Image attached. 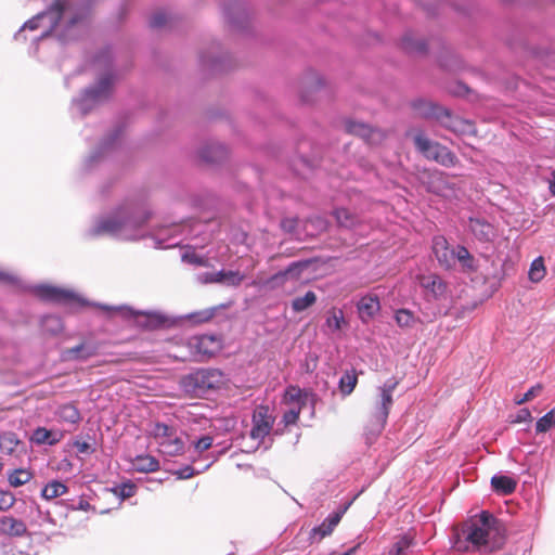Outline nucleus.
<instances>
[{
    "label": "nucleus",
    "instance_id": "obj_14",
    "mask_svg": "<svg viewBox=\"0 0 555 555\" xmlns=\"http://www.w3.org/2000/svg\"><path fill=\"white\" fill-rule=\"evenodd\" d=\"M98 353V346L95 344L82 341L78 346L68 348L64 351L63 356L66 360H88Z\"/></svg>",
    "mask_w": 555,
    "mask_h": 555
},
{
    "label": "nucleus",
    "instance_id": "obj_43",
    "mask_svg": "<svg viewBox=\"0 0 555 555\" xmlns=\"http://www.w3.org/2000/svg\"><path fill=\"white\" fill-rule=\"evenodd\" d=\"M542 386L540 384L532 386L521 398L516 399L517 404H522L540 395Z\"/></svg>",
    "mask_w": 555,
    "mask_h": 555
},
{
    "label": "nucleus",
    "instance_id": "obj_44",
    "mask_svg": "<svg viewBox=\"0 0 555 555\" xmlns=\"http://www.w3.org/2000/svg\"><path fill=\"white\" fill-rule=\"evenodd\" d=\"M169 16L165 12H156L150 21L153 28H160L167 24Z\"/></svg>",
    "mask_w": 555,
    "mask_h": 555
},
{
    "label": "nucleus",
    "instance_id": "obj_11",
    "mask_svg": "<svg viewBox=\"0 0 555 555\" xmlns=\"http://www.w3.org/2000/svg\"><path fill=\"white\" fill-rule=\"evenodd\" d=\"M434 254L441 267L450 269L456 261V248H451L443 236H436L433 241Z\"/></svg>",
    "mask_w": 555,
    "mask_h": 555
},
{
    "label": "nucleus",
    "instance_id": "obj_10",
    "mask_svg": "<svg viewBox=\"0 0 555 555\" xmlns=\"http://www.w3.org/2000/svg\"><path fill=\"white\" fill-rule=\"evenodd\" d=\"M35 293L39 298L56 304H69L77 299L73 292L50 285H39Z\"/></svg>",
    "mask_w": 555,
    "mask_h": 555
},
{
    "label": "nucleus",
    "instance_id": "obj_29",
    "mask_svg": "<svg viewBox=\"0 0 555 555\" xmlns=\"http://www.w3.org/2000/svg\"><path fill=\"white\" fill-rule=\"evenodd\" d=\"M358 383V375L356 370L347 371L339 379V389L343 395H350Z\"/></svg>",
    "mask_w": 555,
    "mask_h": 555
},
{
    "label": "nucleus",
    "instance_id": "obj_45",
    "mask_svg": "<svg viewBox=\"0 0 555 555\" xmlns=\"http://www.w3.org/2000/svg\"><path fill=\"white\" fill-rule=\"evenodd\" d=\"M212 442H214V439L211 436H203L202 438H199L197 441L194 442V449L198 453H202V452L210 449L212 446Z\"/></svg>",
    "mask_w": 555,
    "mask_h": 555
},
{
    "label": "nucleus",
    "instance_id": "obj_52",
    "mask_svg": "<svg viewBox=\"0 0 555 555\" xmlns=\"http://www.w3.org/2000/svg\"><path fill=\"white\" fill-rule=\"evenodd\" d=\"M408 546L405 541H399L395 543L392 550L389 552V555H402L403 550Z\"/></svg>",
    "mask_w": 555,
    "mask_h": 555
},
{
    "label": "nucleus",
    "instance_id": "obj_30",
    "mask_svg": "<svg viewBox=\"0 0 555 555\" xmlns=\"http://www.w3.org/2000/svg\"><path fill=\"white\" fill-rule=\"evenodd\" d=\"M334 216L338 224L345 228H353L359 223L358 217L346 208L336 209Z\"/></svg>",
    "mask_w": 555,
    "mask_h": 555
},
{
    "label": "nucleus",
    "instance_id": "obj_56",
    "mask_svg": "<svg viewBox=\"0 0 555 555\" xmlns=\"http://www.w3.org/2000/svg\"><path fill=\"white\" fill-rule=\"evenodd\" d=\"M359 545H356L353 547H350L348 551L344 552V553H338V552H334L332 553L331 555H353L357 551Z\"/></svg>",
    "mask_w": 555,
    "mask_h": 555
},
{
    "label": "nucleus",
    "instance_id": "obj_58",
    "mask_svg": "<svg viewBox=\"0 0 555 555\" xmlns=\"http://www.w3.org/2000/svg\"><path fill=\"white\" fill-rule=\"evenodd\" d=\"M121 311H125V314H133V312L129 308H120Z\"/></svg>",
    "mask_w": 555,
    "mask_h": 555
},
{
    "label": "nucleus",
    "instance_id": "obj_13",
    "mask_svg": "<svg viewBox=\"0 0 555 555\" xmlns=\"http://www.w3.org/2000/svg\"><path fill=\"white\" fill-rule=\"evenodd\" d=\"M65 10V4L62 1H56L53 3L49 11L38 14L37 16L33 17L31 20L27 21L23 29H30L35 30L39 26V21L44 17H49L51 23L53 25H56L60 20L62 18V15Z\"/></svg>",
    "mask_w": 555,
    "mask_h": 555
},
{
    "label": "nucleus",
    "instance_id": "obj_55",
    "mask_svg": "<svg viewBox=\"0 0 555 555\" xmlns=\"http://www.w3.org/2000/svg\"><path fill=\"white\" fill-rule=\"evenodd\" d=\"M548 190L555 196V170L551 173Z\"/></svg>",
    "mask_w": 555,
    "mask_h": 555
},
{
    "label": "nucleus",
    "instance_id": "obj_8",
    "mask_svg": "<svg viewBox=\"0 0 555 555\" xmlns=\"http://www.w3.org/2000/svg\"><path fill=\"white\" fill-rule=\"evenodd\" d=\"M250 438L262 441L271 433L275 417L268 405H258L253 413Z\"/></svg>",
    "mask_w": 555,
    "mask_h": 555
},
{
    "label": "nucleus",
    "instance_id": "obj_22",
    "mask_svg": "<svg viewBox=\"0 0 555 555\" xmlns=\"http://www.w3.org/2000/svg\"><path fill=\"white\" fill-rule=\"evenodd\" d=\"M111 86L112 77L109 75H106L99 81V85L95 88L88 90L86 92V95L90 100L99 101L108 95Z\"/></svg>",
    "mask_w": 555,
    "mask_h": 555
},
{
    "label": "nucleus",
    "instance_id": "obj_48",
    "mask_svg": "<svg viewBox=\"0 0 555 555\" xmlns=\"http://www.w3.org/2000/svg\"><path fill=\"white\" fill-rule=\"evenodd\" d=\"M298 225V218H284L281 227L285 232L293 233Z\"/></svg>",
    "mask_w": 555,
    "mask_h": 555
},
{
    "label": "nucleus",
    "instance_id": "obj_9",
    "mask_svg": "<svg viewBox=\"0 0 555 555\" xmlns=\"http://www.w3.org/2000/svg\"><path fill=\"white\" fill-rule=\"evenodd\" d=\"M345 127L348 133L362 138L371 145H378L387 138L386 131L372 128L364 122L348 120L346 121Z\"/></svg>",
    "mask_w": 555,
    "mask_h": 555
},
{
    "label": "nucleus",
    "instance_id": "obj_51",
    "mask_svg": "<svg viewBox=\"0 0 555 555\" xmlns=\"http://www.w3.org/2000/svg\"><path fill=\"white\" fill-rule=\"evenodd\" d=\"M179 479H189L195 475V470L192 466H185L184 468L176 472Z\"/></svg>",
    "mask_w": 555,
    "mask_h": 555
},
{
    "label": "nucleus",
    "instance_id": "obj_37",
    "mask_svg": "<svg viewBox=\"0 0 555 555\" xmlns=\"http://www.w3.org/2000/svg\"><path fill=\"white\" fill-rule=\"evenodd\" d=\"M345 323L343 311L332 310L326 318V325L333 331H339Z\"/></svg>",
    "mask_w": 555,
    "mask_h": 555
},
{
    "label": "nucleus",
    "instance_id": "obj_16",
    "mask_svg": "<svg viewBox=\"0 0 555 555\" xmlns=\"http://www.w3.org/2000/svg\"><path fill=\"white\" fill-rule=\"evenodd\" d=\"M468 227L479 241L488 242L495 235L493 225L481 218H469Z\"/></svg>",
    "mask_w": 555,
    "mask_h": 555
},
{
    "label": "nucleus",
    "instance_id": "obj_36",
    "mask_svg": "<svg viewBox=\"0 0 555 555\" xmlns=\"http://www.w3.org/2000/svg\"><path fill=\"white\" fill-rule=\"evenodd\" d=\"M553 426H555V408L537 422L535 429L537 433H546Z\"/></svg>",
    "mask_w": 555,
    "mask_h": 555
},
{
    "label": "nucleus",
    "instance_id": "obj_31",
    "mask_svg": "<svg viewBox=\"0 0 555 555\" xmlns=\"http://www.w3.org/2000/svg\"><path fill=\"white\" fill-rule=\"evenodd\" d=\"M456 260L461 263L462 268L466 271H475V259L464 246H456Z\"/></svg>",
    "mask_w": 555,
    "mask_h": 555
},
{
    "label": "nucleus",
    "instance_id": "obj_26",
    "mask_svg": "<svg viewBox=\"0 0 555 555\" xmlns=\"http://www.w3.org/2000/svg\"><path fill=\"white\" fill-rule=\"evenodd\" d=\"M57 415L61 421L70 424H78L81 421V414L79 410L70 403L61 405L59 408Z\"/></svg>",
    "mask_w": 555,
    "mask_h": 555
},
{
    "label": "nucleus",
    "instance_id": "obj_50",
    "mask_svg": "<svg viewBox=\"0 0 555 555\" xmlns=\"http://www.w3.org/2000/svg\"><path fill=\"white\" fill-rule=\"evenodd\" d=\"M403 47L408 51H420V52L425 51V43L420 42V43L413 44L408 38L403 39Z\"/></svg>",
    "mask_w": 555,
    "mask_h": 555
},
{
    "label": "nucleus",
    "instance_id": "obj_4",
    "mask_svg": "<svg viewBox=\"0 0 555 555\" xmlns=\"http://www.w3.org/2000/svg\"><path fill=\"white\" fill-rule=\"evenodd\" d=\"M416 150L427 159L434 160L444 167H453L459 163L456 155L439 142L431 141L423 131L413 134Z\"/></svg>",
    "mask_w": 555,
    "mask_h": 555
},
{
    "label": "nucleus",
    "instance_id": "obj_27",
    "mask_svg": "<svg viewBox=\"0 0 555 555\" xmlns=\"http://www.w3.org/2000/svg\"><path fill=\"white\" fill-rule=\"evenodd\" d=\"M227 155L225 149L220 144L206 146L201 152V157L207 163H217Z\"/></svg>",
    "mask_w": 555,
    "mask_h": 555
},
{
    "label": "nucleus",
    "instance_id": "obj_18",
    "mask_svg": "<svg viewBox=\"0 0 555 555\" xmlns=\"http://www.w3.org/2000/svg\"><path fill=\"white\" fill-rule=\"evenodd\" d=\"M27 532L25 522L12 516L0 518V533L9 537H22Z\"/></svg>",
    "mask_w": 555,
    "mask_h": 555
},
{
    "label": "nucleus",
    "instance_id": "obj_15",
    "mask_svg": "<svg viewBox=\"0 0 555 555\" xmlns=\"http://www.w3.org/2000/svg\"><path fill=\"white\" fill-rule=\"evenodd\" d=\"M380 309V302L377 296L367 295L358 302V311L361 320L365 323L371 321Z\"/></svg>",
    "mask_w": 555,
    "mask_h": 555
},
{
    "label": "nucleus",
    "instance_id": "obj_1",
    "mask_svg": "<svg viewBox=\"0 0 555 555\" xmlns=\"http://www.w3.org/2000/svg\"><path fill=\"white\" fill-rule=\"evenodd\" d=\"M500 521L488 511L470 517L453 531V548L457 552H477L488 546L489 534L499 530Z\"/></svg>",
    "mask_w": 555,
    "mask_h": 555
},
{
    "label": "nucleus",
    "instance_id": "obj_6",
    "mask_svg": "<svg viewBox=\"0 0 555 555\" xmlns=\"http://www.w3.org/2000/svg\"><path fill=\"white\" fill-rule=\"evenodd\" d=\"M158 451L167 456H179L184 453V441L177 435V429L164 423H156L151 431Z\"/></svg>",
    "mask_w": 555,
    "mask_h": 555
},
{
    "label": "nucleus",
    "instance_id": "obj_23",
    "mask_svg": "<svg viewBox=\"0 0 555 555\" xmlns=\"http://www.w3.org/2000/svg\"><path fill=\"white\" fill-rule=\"evenodd\" d=\"M21 446V440L15 433L4 431L0 434V450L5 454H13Z\"/></svg>",
    "mask_w": 555,
    "mask_h": 555
},
{
    "label": "nucleus",
    "instance_id": "obj_5",
    "mask_svg": "<svg viewBox=\"0 0 555 555\" xmlns=\"http://www.w3.org/2000/svg\"><path fill=\"white\" fill-rule=\"evenodd\" d=\"M149 219V216L137 217L129 208H120L112 216L101 219L94 234H116L126 227L138 228Z\"/></svg>",
    "mask_w": 555,
    "mask_h": 555
},
{
    "label": "nucleus",
    "instance_id": "obj_57",
    "mask_svg": "<svg viewBox=\"0 0 555 555\" xmlns=\"http://www.w3.org/2000/svg\"><path fill=\"white\" fill-rule=\"evenodd\" d=\"M359 545H356L353 547H350L348 551L344 552V553H338V552H334L332 553L331 555H353L357 551Z\"/></svg>",
    "mask_w": 555,
    "mask_h": 555
},
{
    "label": "nucleus",
    "instance_id": "obj_3",
    "mask_svg": "<svg viewBox=\"0 0 555 555\" xmlns=\"http://www.w3.org/2000/svg\"><path fill=\"white\" fill-rule=\"evenodd\" d=\"M398 382H391L380 387V398L375 402L366 421V429L369 434L378 436L387 423L390 408L392 405V392Z\"/></svg>",
    "mask_w": 555,
    "mask_h": 555
},
{
    "label": "nucleus",
    "instance_id": "obj_46",
    "mask_svg": "<svg viewBox=\"0 0 555 555\" xmlns=\"http://www.w3.org/2000/svg\"><path fill=\"white\" fill-rule=\"evenodd\" d=\"M300 411H301L300 406H297V408L286 411L283 415V422L285 423V425L295 424L299 418Z\"/></svg>",
    "mask_w": 555,
    "mask_h": 555
},
{
    "label": "nucleus",
    "instance_id": "obj_39",
    "mask_svg": "<svg viewBox=\"0 0 555 555\" xmlns=\"http://www.w3.org/2000/svg\"><path fill=\"white\" fill-rule=\"evenodd\" d=\"M396 322L400 327H411L414 324V315L406 309H400L396 312Z\"/></svg>",
    "mask_w": 555,
    "mask_h": 555
},
{
    "label": "nucleus",
    "instance_id": "obj_34",
    "mask_svg": "<svg viewBox=\"0 0 555 555\" xmlns=\"http://www.w3.org/2000/svg\"><path fill=\"white\" fill-rule=\"evenodd\" d=\"M545 276V267L542 257L534 259L529 270L530 281L538 283Z\"/></svg>",
    "mask_w": 555,
    "mask_h": 555
},
{
    "label": "nucleus",
    "instance_id": "obj_59",
    "mask_svg": "<svg viewBox=\"0 0 555 555\" xmlns=\"http://www.w3.org/2000/svg\"><path fill=\"white\" fill-rule=\"evenodd\" d=\"M406 135H408V137L412 135V131H408V132H406Z\"/></svg>",
    "mask_w": 555,
    "mask_h": 555
},
{
    "label": "nucleus",
    "instance_id": "obj_32",
    "mask_svg": "<svg viewBox=\"0 0 555 555\" xmlns=\"http://www.w3.org/2000/svg\"><path fill=\"white\" fill-rule=\"evenodd\" d=\"M317 301V295L314 292L309 291L302 297H296L292 302V308L295 312H301L307 308L314 305Z\"/></svg>",
    "mask_w": 555,
    "mask_h": 555
},
{
    "label": "nucleus",
    "instance_id": "obj_47",
    "mask_svg": "<svg viewBox=\"0 0 555 555\" xmlns=\"http://www.w3.org/2000/svg\"><path fill=\"white\" fill-rule=\"evenodd\" d=\"M286 276H287V272H280L273 276H271L267 282L266 284L273 288L275 286H280V285H283L285 280H286Z\"/></svg>",
    "mask_w": 555,
    "mask_h": 555
},
{
    "label": "nucleus",
    "instance_id": "obj_24",
    "mask_svg": "<svg viewBox=\"0 0 555 555\" xmlns=\"http://www.w3.org/2000/svg\"><path fill=\"white\" fill-rule=\"evenodd\" d=\"M137 470L142 473H153L159 469V462L152 455H139L134 460Z\"/></svg>",
    "mask_w": 555,
    "mask_h": 555
},
{
    "label": "nucleus",
    "instance_id": "obj_21",
    "mask_svg": "<svg viewBox=\"0 0 555 555\" xmlns=\"http://www.w3.org/2000/svg\"><path fill=\"white\" fill-rule=\"evenodd\" d=\"M341 519L340 513L330 515L324 521L312 529V535H319L320 540L330 535Z\"/></svg>",
    "mask_w": 555,
    "mask_h": 555
},
{
    "label": "nucleus",
    "instance_id": "obj_40",
    "mask_svg": "<svg viewBox=\"0 0 555 555\" xmlns=\"http://www.w3.org/2000/svg\"><path fill=\"white\" fill-rule=\"evenodd\" d=\"M138 324L152 328L158 323V318L151 313H137L135 314Z\"/></svg>",
    "mask_w": 555,
    "mask_h": 555
},
{
    "label": "nucleus",
    "instance_id": "obj_25",
    "mask_svg": "<svg viewBox=\"0 0 555 555\" xmlns=\"http://www.w3.org/2000/svg\"><path fill=\"white\" fill-rule=\"evenodd\" d=\"M310 396H312V393H310L306 390H302L297 386H289V387H287V389L285 391L284 398H285V401L292 402V403H297L298 406L301 408L304 404H306V402Z\"/></svg>",
    "mask_w": 555,
    "mask_h": 555
},
{
    "label": "nucleus",
    "instance_id": "obj_28",
    "mask_svg": "<svg viewBox=\"0 0 555 555\" xmlns=\"http://www.w3.org/2000/svg\"><path fill=\"white\" fill-rule=\"evenodd\" d=\"M67 491L68 488L66 485L61 481L53 480L46 485V487L42 489L41 495L46 500H52L65 494Z\"/></svg>",
    "mask_w": 555,
    "mask_h": 555
},
{
    "label": "nucleus",
    "instance_id": "obj_7",
    "mask_svg": "<svg viewBox=\"0 0 555 555\" xmlns=\"http://www.w3.org/2000/svg\"><path fill=\"white\" fill-rule=\"evenodd\" d=\"M224 382L223 373L217 369H202L190 374L185 379V386L199 396L208 390L219 388Z\"/></svg>",
    "mask_w": 555,
    "mask_h": 555
},
{
    "label": "nucleus",
    "instance_id": "obj_20",
    "mask_svg": "<svg viewBox=\"0 0 555 555\" xmlns=\"http://www.w3.org/2000/svg\"><path fill=\"white\" fill-rule=\"evenodd\" d=\"M62 437V434L57 435L44 427H38L37 429L34 430L31 441H34L37 444L48 443L49 446H54L61 441Z\"/></svg>",
    "mask_w": 555,
    "mask_h": 555
},
{
    "label": "nucleus",
    "instance_id": "obj_49",
    "mask_svg": "<svg viewBox=\"0 0 555 555\" xmlns=\"http://www.w3.org/2000/svg\"><path fill=\"white\" fill-rule=\"evenodd\" d=\"M532 420V416H531V413L528 409H521L518 411L515 420H514V423H529L531 422Z\"/></svg>",
    "mask_w": 555,
    "mask_h": 555
},
{
    "label": "nucleus",
    "instance_id": "obj_17",
    "mask_svg": "<svg viewBox=\"0 0 555 555\" xmlns=\"http://www.w3.org/2000/svg\"><path fill=\"white\" fill-rule=\"evenodd\" d=\"M420 285L427 291L434 298L442 296L446 292V284L437 274L418 275Z\"/></svg>",
    "mask_w": 555,
    "mask_h": 555
},
{
    "label": "nucleus",
    "instance_id": "obj_2",
    "mask_svg": "<svg viewBox=\"0 0 555 555\" xmlns=\"http://www.w3.org/2000/svg\"><path fill=\"white\" fill-rule=\"evenodd\" d=\"M413 107L418 111L424 118H434L440 122L442 127L454 132L455 134H475V125L459 116L452 115L451 111L427 101H415Z\"/></svg>",
    "mask_w": 555,
    "mask_h": 555
},
{
    "label": "nucleus",
    "instance_id": "obj_33",
    "mask_svg": "<svg viewBox=\"0 0 555 555\" xmlns=\"http://www.w3.org/2000/svg\"><path fill=\"white\" fill-rule=\"evenodd\" d=\"M33 478V473L29 472L28 469H24V468H18V469H14L10 475H9V483L12 486V487H21L25 483H27L30 479Z\"/></svg>",
    "mask_w": 555,
    "mask_h": 555
},
{
    "label": "nucleus",
    "instance_id": "obj_42",
    "mask_svg": "<svg viewBox=\"0 0 555 555\" xmlns=\"http://www.w3.org/2000/svg\"><path fill=\"white\" fill-rule=\"evenodd\" d=\"M182 259H183V261L191 263V264H195V266H199V267L208 266V261L195 253H185V254H183Z\"/></svg>",
    "mask_w": 555,
    "mask_h": 555
},
{
    "label": "nucleus",
    "instance_id": "obj_35",
    "mask_svg": "<svg viewBox=\"0 0 555 555\" xmlns=\"http://www.w3.org/2000/svg\"><path fill=\"white\" fill-rule=\"evenodd\" d=\"M112 492L119 496L122 500L129 499L133 496L137 492V486L131 481L124 482L119 486H116L112 489Z\"/></svg>",
    "mask_w": 555,
    "mask_h": 555
},
{
    "label": "nucleus",
    "instance_id": "obj_38",
    "mask_svg": "<svg viewBox=\"0 0 555 555\" xmlns=\"http://www.w3.org/2000/svg\"><path fill=\"white\" fill-rule=\"evenodd\" d=\"M42 327L44 332L50 334H56L62 331L63 325L60 318L54 315H49L43 318L42 320Z\"/></svg>",
    "mask_w": 555,
    "mask_h": 555
},
{
    "label": "nucleus",
    "instance_id": "obj_53",
    "mask_svg": "<svg viewBox=\"0 0 555 555\" xmlns=\"http://www.w3.org/2000/svg\"><path fill=\"white\" fill-rule=\"evenodd\" d=\"M74 446L80 453H87L90 450V444L86 441H75Z\"/></svg>",
    "mask_w": 555,
    "mask_h": 555
},
{
    "label": "nucleus",
    "instance_id": "obj_54",
    "mask_svg": "<svg viewBox=\"0 0 555 555\" xmlns=\"http://www.w3.org/2000/svg\"><path fill=\"white\" fill-rule=\"evenodd\" d=\"M0 281L5 283H13L14 278L10 275L9 273L0 271Z\"/></svg>",
    "mask_w": 555,
    "mask_h": 555
},
{
    "label": "nucleus",
    "instance_id": "obj_19",
    "mask_svg": "<svg viewBox=\"0 0 555 555\" xmlns=\"http://www.w3.org/2000/svg\"><path fill=\"white\" fill-rule=\"evenodd\" d=\"M493 490L502 495L512 494L517 487V481L508 476L499 475L491 478Z\"/></svg>",
    "mask_w": 555,
    "mask_h": 555
},
{
    "label": "nucleus",
    "instance_id": "obj_12",
    "mask_svg": "<svg viewBox=\"0 0 555 555\" xmlns=\"http://www.w3.org/2000/svg\"><path fill=\"white\" fill-rule=\"evenodd\" d=\"M203 283H221L227 284L229 286H238L243 280L244 275L240 273V271H224L221 270L216 273H204L201 276Z\"/></svg>",
    "mask_w": 555,
    "mask_h": 555
},
{
    "label": "nucleus",
    "instance_id": "obj_41",
    "mask_svg": "<svg viewBox=\"0 0 555 555\" xmlns=\"http://www.w3.org/2000/svg\"><path fill=\"white\" fill-rule=\"evenodd\" d=\"M15 496L10 491H0V511L10 509L15 503Z\"/></svg>",
    "mask_w": 555,
    "mask_h": 555
}]
</instances>
